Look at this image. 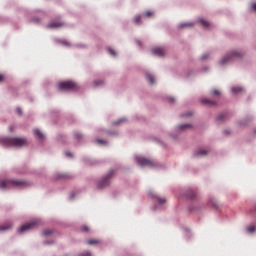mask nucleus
Instances as JSON below:
<instances>
[{
    "label": "nucleus",
    "instance_id": "nucleus-28",
    "mask_svg": "<svg viewBox=\"0 0 256 256\" xmlns=\"http://www.w3.org/2000/svg\"><path fill=\"white\" fill-rule=\"evenodd\" d=\"M81 231H83V233H89V227L88 226H82Z\"/></svg>",
    "mask_w": 256,
    "mask_h": 256
},
{
    "label": "nucleus",
    "instance_id": "nucleus-35",
    "mask_svg": "<svg viewBox=\"0 0 256 256\" xmlns=\"http://www.w3.org/2000/svg\"><path fill=\"white\" fill-rule=\"evenodd\" d=\"M66 157H73V155L70 152H66Z\"/></svg>",
    "mask_w": 256,
    "mask_h": 256
},
{
    "label": "nucleus",
    "instance_id": "nucleus-34",
    "mask_svg": "<svg viewBox=\"0 0 256 256\" xmlns=\"http://www.w3.org/2000/svg\"><path fill=\"white\" fill-rule=\"evenodd\" d=\"M123 119H120L119 121L115 122L114 125H119V123H122Z\"/></svg>",
    "mask_w": 256,
    "mask_h": 256
},
{
    "label": "nucleus",
    "instance_id": "nucleus-16",
    "mask_svg": "<svg viewBox=\"0 0 256 256\" xmlns=\"http://www.w3.org/2000/svg\"><path fill=\"white\" fill-rule=\"evenodd\" d=\"M185 27H193V23L191 22H186V23H181L179 24L180 29H185Z\"/></svg>",
    "mask_w": 256,
    "mask_h": 256
},
{
    "label": "nucleus",
    "instance_id": "nucleus-40",
    "mask_svg": "<svg viewBox=\"0 0 256 256\" xmlns=\"http://www.w3.org/2000/svg\"><path fill=\"white\" fill-rule=\"evenodd\" d=\"M3 81V75L0 74V83Z\"/></svg>",
    "mask_w": 256,
    "mask_h": 256
},
{
    "label": "nucleus",
    "instance_id": "nucleus-32",
    "mask_svg": "<svg viewBox=\"0 0 256 256\" xmlns=\"http://www.w3.org/2000/svg\"><path fill=\"white\" fill-rule=\"evenodd\" d=\"M108 51H109L110 55H113V57H115V50L110 48V49H108Z\"/></svg>",
    "mask_w": 256,
    "mask_h": 256
},
{
    "label": "nucleus",
    "instance_id": "nucleus-19",
    "mask_svg": "<svg viewBox=\"0 0 256 256\" xmlns=\"http://www.w3.org/2000/svg\"><path fill=\"white\" fill-rule=\"evenodd\" d=\"M101 85H103V81L102 80H95L93 82V86L94 87H101Z\"/></svg>",
    "mask_w": 256,
    "mask_h": 256
},
{
    "label": "nucleus",
    "instance_id": "nucleus-21",
    "mask_svg": "<svg viewBox=\"0 0 256 256\" xmlns=\"http://www.w3.org/2000/svg\"><path fill=\"white\" fill-rule=\"evenodd\" d=\"M226 117H227V114H220L217 117V121H225Z\"/></svg>",
    "mask_w": 256,
    "mask_h": 256
},
{
    "label": "nucleus",
    "instance_id": "nucleus-7",
    "mask_svg": "<svg viewBox=\"0 0 256 256\" xmlns=\"http://www.w3.org/2000/svg\"><path fill=\"white\" fill-rule=\"evenodd\" d=\"M137 165L140 167H153V161L143 158V157H136L135 158Z\"/></svg>",
    "mask_w": 256,
    "mask_h": 256
},
{
    "label": "nucleus",
    "instance_id": "nucleus-39",
    "mask_svg": "<svg viewBox=\"0 0 256 256\" xmlns=\"http://www.w3.org/2000/svg\"><path fill=\"white\" fill-rule=\"evenodd\" d=\"M35 23H39V19H33Z\"/></svg>",
    "mask_w": 256,
    "mask_h": 256
},
{
    "label": "nucleus",
    "instance_id": "nucleus-4",
    "mask_svg": "<svg viewBox=\"0 0 256 256\" xmlns=\"http://www.w3.org/2000/svg\"><path fill=\"white\" fill-rule=\"evenodd\" d=\"M235 57H243V53L238 51L229 52L226 56L222 58V60L220 61V65H226V63H229V61H232V59H235Z\"/></svg>",
    "mask_w": 256,
    "mask_h": 256
},
{
    "label": "nucleus",
    "instance_id": "nucleus-15",
    "mask_svg": "<svg viewBox=\"0 0 256 256\" xmlns=\"http://www.w3.org/2000/svg\"><path fill=\"white\" fill-rule=\"evenodd\" d=\"M133 23L135 25H141V15H136L134 18H133Z\"/></svg>",
    "mask_w": 256,
    "mask_h": 256
},
{
    "label": "nucleus",
    "instance_id": "nucleus-43",
    "mask_svg": "<svg viewBox=\"0 0 256 256\" xmlns=\"http://www.w3.org/2000/svg\"><path fill=\"white\" fill-rule=\"evenodd\" d=\"M63 44H64V45H69V43H67V42H63Z\"/></svg>",
    "mask_w": 256,
    "mask_h": 256
},
{
    "label": "nucleus",
    "instance_id": "nucleus-17",
    "mask_svg": "<svg viewBox=\"0 0 256 256\" xmlns=\"http://www.w3.org/2000/svg\"><path fill=\"white\" fill-rule=\"evenodd\" d=\"M199 23H200V25H202V27H209V22L208 21H206V20H204L203 18H200L199 19Z\"/></svg>",
    "mask_w": 256,
    "mask_h": 256
},
{
    "label": "nucleus",
    "instance_id": "nucleus-41",
    "mask_svg": "<svg viewBox=\"0 0 256 256\" xmlns=\"http://www.w3.org/2000/svg\"><path fill=\"white\" fill-rule=\"evenodd\" d=\"M191 115H192V113H191V112H189L188 114H186V116H188V117H189V116H191Z\"/></svg>",
    "mask_w": 256,
    "mask_h": 256
},
{
    "label": "nucleus",
    "instance_id": "nucleus-24",
    "mask_svg": "<svg viewBox=\"0 0 256 256\" xmlns=\"http://www.w3.org/2000/svg\"><path fill=\"white\" fill-rule=\"evenodd\" d=\"M156 199H157V201H158V203H159L160 205H164V203H165V198H161V197H159V196H156Z\"/></svg>",
    "mask_w": 256,
    "mask_h": 256
},
{
    "label": "nucleus",
    "instance_id": "nucleus-2",
    "mask_svg": "<svg viewBox=\"0 0 256 256\" xmlns=\"http://www.w3.org/2000/svg\"><path fill=\"white\" fill-rule=\"evenodd\" d=\"M25 182L19 180H2L0 181V189L5 191V189H11V187H23Z\"/></svg>",
    "mask_w": 256,
    "mask_h": 256
},
{
    "label": "nucleus",
    "instance_id": "nucleus-23",
    "mask_svg": "<svg viewBox=\"0 0 256 256\" xmlns=\"http://www.w3.org/2000/svg\"><path fill=\"white\" fill-rule=\"evenodd\" d=\"M95 143H97L98 145H105V144H107V141L101 140V139H96Z\"/></svg>",
    "mask_w": 256,
    "mask_h": 256
},
{
    "label": "nucleus",
    "instance_id": "nucleus-37",
    "mask_svg": "<svg viewBox=\"0 0 256 256\" xmlns=\"http://www.w3.org/2000/svg\"><path fill=\"white\" fill-rule=\"evenodd\" d=\"M84 256H91V252L84 253Z\"/></svg>",
    "mask_w": 256,
    "mask_h": 256
},
{
    "label": "nucleus",
    "instance_id": "nucleus-33",
    "mask_svg": "<svg viewBox=\"0 0 256 256\" xmlns=\"http://www.w3.org/2000/svg\"><path fill=\"white\" fill-rule=\"evenodd\" d=\"M251 9H252L253 11H256V3L251 4Z\"/></svg>",
    "mask_w": 256,
    "mask_h": 256
},
{
    "label": "nucleus",
    "instance_id": "nucleus-46",
    "mask_svg": "<svg viewBox=\"0 0 256 256\" xmlns=\"http://www.w3.org/2000/svg\"><path fill=\"white\" fill-rule=\"evenodd\" d=\"M49 244V242H45V245H48Z\"/></svg>",
    "mask_w": 256,
    "mask_h": 256
},
{
    "label": "nucleus",
    "instance_id": "nucleus-10",
    "mask_svg": "<svg viewBox=\"0 0 256 256\" xmlns=\"http://www.w3.org/2000/svg\"><path fill=\"white\" fill-rule=\"evenodd\" d=\"M63 25H65L63 22H52L48 24V27L49 29H58V27H63Z\"/></svg>",
    "mask_w": 256,
    "mask_h": 256
},
{
    "label": "nucleus",
    "instance_id": "nucleus-22",
    "mask_svg": "<svg viewBox=\"0 0 256 256\" xmlns=\"http://www.w3.org/2000/svg\"><path fill=\"white\" fill-rule=\"evenodd\" d=\"M189 127H191V125H189V124H182V125L178 126V129H180V130L189 129Z\"/></svg>",
    "mask_w": 256,
    "mask_h": 256
},
{
    "label": "nucleus",
    "instance_id": "nucleus-29",
    "mask_svg": "<svg viewBox=\"0 0 256 256\" xmlns=\"http://www.w3.org/2000/svg\"><path fill=\"white\" fill-rule=\"evenodd\" d=\"M153 15V12L148 11L143 14V17H151Z\"/></svg>",
    "mask_w": 256,
    "mask_h": 256
},
{
    "label": "nucleus",
    "instance_id": "nucleus-20",
    "mask_svg": "<svg viewBox=\"0 0 256 256\" xmlns=\"http://www.w3.org/2000/svg\"><path fill=\"white\" fill-rule=\"evenodd\" d=\"M243 91L242 87H233L232 88V93H241Z\"/></svg>",
    "mask_w": 256,
    "mask_h": 256
},
{
    "label": "nucleus",
    "instance_id": "nucleus-31",
    "mask_svg": "<svg viewBox=\"0 0 256 256\" xmlns=\"http://www.w3.org/2000/svg\"><path fill=\"white\" fill-rule=\"evenodd\" d=\"M16 113L19 115H23V111L21 110V108H16Z\"/></svg>",
    "mask_w": 256,
    "mask_h": 256
},
{
    "label": "nucleus",
    "instance_id": "nucleus-25",
    "mask_svg": "<svg viewBox=\"0 0 256 256\" xmlns=\"http://www.w3.org/2000/svg\"><path fill=\"white\" fill-rule=\"evenodd\" d=\"M43 235H44L45 237H47V235H53V231H52V230H44V231H43Z\"/></svg>",
    "mask_w": 256,
    "mask_h": 256
},
{
    "label": "nucleus",
    "instance_id": "nucleus-1",
    "mask_svg": "<svg viewBox=\"0 0 256 256\" xmlns=\"http://www.w3.org/2000/svg\"><path fill=\"white\" fill-rule=\"evenodd\" d=\"M2 144L5 147H25L27 145V139L25 138H3Z\"/></svg>",
    "mask_w": 256,
    "mask_h": 256
},
{
    "label": "nucleus",
    "instance_id": "nucleus-26",
    "mask_svg": "<svg viewBox=\"0 0 256 256\" xmlns=\"http://www.w3.org/2000/svg\"><path fill=\"white\" fill-rule=\"evenodd\" d=\"M74 137L75 139H82L83 135L80 132H75Z\"/></svg>",
    "mask_w": 256,
    "mask_h": 256
},
{
    "label": "nucleus",
    "instance_id": "nucleus-42",
    "mask_svg": "<svg viewBox=\"0 0 256 256\" xmlns=\"http://www.w3.org/2000/svg\"><path fill=\"white\" fill-rule=\"evenodd\" d=\"M137 45H140V46H141V41H137Z\"/></svg>",
    "mask_w": 256,
    "mask_h": 256
},
{
    "label": "nucleus",
    "instance_id": "nucleus-9",
    "mask_svg": "<svg viewBox=\"0 0 256 256\" xmlns=\"http://www.w3.org/2000/svg\"><path fill=\"white\" fill-rule=\"evenodd\" d=\"M202 105H208V107H213L214 105H217V102L213 100H209L207 98H204L201 100Z\"/></svg>",
    "mask_w": 256,
    "mask_h": 256
},
{
    "label": "nucleus",
    "instance_id": "nucleus-14",
    "mask_svg": "<svg viewBox=\"0 0 256 256\" xmlns=\"http://www.w3.org/2000/svg\"><path fill=\"white\" fill-rule=\"evenodd\" d=\"M146 79L150 85H153L155 83V78L150 73H146Z\"/></svg>",
    "mask_w": 256,
    "mask_h": 256
},
{
    "label": "nucleus",
    "instance_id": "nucleus-8",
    "mask_svg": "<svg viewBox=\"0 0 256 256\" xmlns=\"http://www.w3.org/2000/svg\"><path fill=\"white\" fill-rule=\"evenodd\" d=\"M153 55H156L157 57H163L165 55V48L156 47L152 49Z\"/></svg>",
    "mask_w": 256,
    "mask_h": 256
},
{
    "label": "nucleus",
    "instance_id": "nucleus-11",
    "mask_svg": "<svg viewBox=\"0 0 256 256\" xmlns=\"http://www.w3.org/2000/svg\"><path fill=\"white\" fill-rule=\"evenodd\" d=\"M34 135L41 141H43L45 139V135H43L41 130H39V129H34Z\"/></svg>",
    "mask_w": 256,
    "mask_h": 256
},
{
    "label": "nucleus",
    "instance_id": "nucleus-6",
    "mask_svg": "<svg viewBox=\"0 0 256 256\" xmlns=\"http://www.w3.org/2000/svg\"><path fill=\"white\" fill-rule=\"evenodd\" d=\"M37 225H39L38 220H32L31 222H28V223L22 225L18 229V232L19 233H25V231H30V229H35V227H37Z\"/></svg>",
    "mask_w": 256,
    "mask_h": 256
},
{
    "label": "nucleus",
    "instance_id": "nucleus-38",
    "mask_svg": "<svg viewBox=\"0 0 256 256\" xmlns=\"http://www.w3.org/2000/svg\"><path fill=\"white\" fill-rule=\"evenodd\" d=\"M65 178H67V175H61L60 176V179H65Z\"/></svg>",
    "mask_w": 256,
    "mask_h": 256
},
{
    "label": "nucleus",
    "instance_id": "nucleus-44",
    "mask_svg": "<svg viewBox=\"0 0 256 256\" xmlns=\"http://www.w3.org/2000/svg\"><path fill=\"white\" fill-rule=\"evenodd\" d=\"M202 59H207V56H202Z\"/></svg>",
    "mask_w": 256,
    "mask_h": 256
},
{
    "label": "nucleus",
    "instance_id": "nucleus-45",
    "mask_svg": "<svg viewBox=\"0 0 256 256\" xmlns=\"http://www.w3.org/2000/svg\"><path fill=\"white\" fill-rule=\"evenodd\" d=\"M191 199H195V195L191 196Z\"/></svg>",
    "mask_w": 256,
    "mask_h": 256
},
{
    "label": "nucleus",
    "instance_id": "nucleus-12",
    "mask_svg": "<svg viewBox=\"0 0 256 256\" xmlns=\"http://www.w3.org/2000/svg\"><path fill=\"white\" fill-rule=\"evenodd\" d=\"M13 227V223L8 222L5 225L0 226V231H9Z\"/></svg>",
    "mask_w": 256,
    "mask_h": 256
},
{
    "label": "nucleus",
    "instance_id": "nucleus-36",
    "mask_svg": "<svg viewBox=\"0 0 256 256\" xmlns=\"http://www.w3.org/2000/svg\"><path fill=\"white\" fill-rule=\"evenodd\" d=\"M169 103H175V99L169 98Z\"/></svg>",
    "mask_w": 256,
    "mask_h": 256
},
{
    "label": "nucleus",
    "instance_id": "nucleus-3",
    "mask_svg": "<svg viewBox=\"0 0 256 256\" xmlns=\"http://www.w3.org/2000/svg\"><path fill=\"white\" fill-rule=\"evenodd\" d=\"M59 91H77L79 87L73 81H63L57 84Z\"/></svg>",
    "mask_w": 256,
    "mask_h": 256
},
{
    "label": "nucleus",
    "instance_id": "nucleus-5",
    "mask_svg": "<svg viewBox=\"0 0 256 256\" xmlns=\"http://www.w3.org/2000/svg\"><path fill=\"white\" fill-rule=\"evenodd\" d=\"M113 175H115V171L110 170L108 172V174L104 178H102V180L100 182H98V184H97L98 189H103V188L107 187L109 185V179H111V177H113Z\"/></svg>",
    "mask_w": 256,
    "mask_h": 256
},
{
    "label": "nucleus",
    "instance_id": "nucleus-27",
    "mask_svg": "<svg viewBox=\"0 0 256 256\" xmlns=\"http://www.w3.org/2000/svg\"><path fill=\"white\" fill-rule=\"evenodd\" d=\"M248 233H255V226H249L247 228Z\"/></svg>",
    "mask_w": 256,
    "mask_h": 256
},
{
    "label": "nucleus",
    "instance_id": "nucleus-13",
    "mask_svg": "<svg viewBox=\"0 0 256 256\" xmlns=\"http://www.w3.org/2000/svg\"><path fill=\"white\" fill-rule=\"evenodd\" d=\"M207 150L200 149L197 152H195V157H205L207 155Z\"/></svg>",
    "mask_w": 256,
    "mask_h": 256
},
{
    "label": "nucleus",
    "instance_id": "nucleus-18",
    "mask_svg": "<svg viewBox=\"0 0 256 256\" xmlns=\"http://www.w3.org/2000/svg\"><path fill=\"white\" fill-rule=\"evenodd\" d=\"M88 245H97L99 244V240L97 239H91L86 242Z\"/></svg>",
    "mask_w": 256,
    "mask_h": 256
},
{
    "label": "nucleus",
    "instance_id": "nucleus-30",
    "mask_svg": "<svg viewBox=\"0 0 256 256\" xmlns=\"http://www.w3.org/2000/svg\"><path fill=\"white\" fill-rule=\"evenodd\" d=\"M212 95H216V97H219V95H221V92H219V90H213Z\"/></svg>",
    "mask_w": 256,
    "mask_h": 256
}]
</instances>
